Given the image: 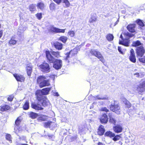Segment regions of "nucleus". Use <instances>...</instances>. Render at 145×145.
<instances>
[{"mask_svg": "<svg viewBox=\"0 0 145 145\" xmlns=\"http://www.w3.org/2000/svg\"><path fill=\"white\" fill-rule=\"evenodd\" d=\"M134 36V34L128 32L122 33L120 35V38L122 40H119V44L126 47L129 46L130 43L129 39Z\"/></svg>", "mask_w": 145, "mask_h": 145, "instance_id": "nucleus-2", "label": "nucleus"}, {"mask_svg": "<svg viewBox=\"0 0 145 145\" xmlns=\"http://www.w3.org/2000/svg\"><path fill=\"white\" fill-rule=\"evenodd\" d=\"M139 61L142 63H145V56L140 58H138Z\"/></svg>", "mask_w": 145, "mask_h": 145, "instance_id": "nucleus-44", "label": "nucleus"}, {"mask_svg": "<svg viewBox=\"0 0 145 145\" xmlns=\"http://www.w3.org/2000/svg\"><path fill=\"white\" fill-rule=\"evenodd\" d=\"M14 98V96L12 95H10L8 96L7 98V100L8 101L12 102Z\"/></svg>", "mask_w": 145, "mask_h": 145, "instance_id": "nucleus-46", "label": "nucleus"}, {"mask_svg": "<svg viewBox=\"0 0 145 145\" xmlns=\"http://www.w3.org/2000/svg\"><path fill=\"white\" fill-rule=\"evenodd\" d=\"M108 116L109 118V122L114 125H115L117 122L115 118H113L112 116V115L110 114H109Z\"/></svg>", "mask_w": 145, "mask_h": 145, "instance_id": "nucleus-29", "label": "nucleus"}, {"mask_svg": "<svg viewBox=\"0 0 145 145\" xmlns=\"http://www.w3.org/2000/svg\"><path fill=\"white\" fill-rule=\"evenodd\" d=\"M71 54V52H67L66 54H65L66 55V59H67L68 58H69V55L70 54Z\"/></svg>", "mask_w": 145, "mask_h": 145, "instance_id": "nucleus-51", "label": "nucleus"}, {"mask_svg": "<svg viewBox=\"0 0 145 145\" xmlns=\"http://www.w3.org/2000/svg\"><path fill=\"white\" fill-rule=\"evenodd\" d=\"M106 38L108 41H110L113 40L114 37L112 34L109 33L107 34Z\"/></svg>", "mask_w": 145, "mask_h": 145, "instance_id": "nucleus-35", "label": "nucleus"}, {"mask_svg": "<svg viewBox=\"0 0 145 145\" xmlns=\"http://www.w3.org/2000/svg\"><path fill=\"white\" fill-rule=\"evenodd\" d=\"M100 111L102 112H108L109 111V110L106 107H103L101 108Z\"/></svg>", "mask_w": 145, "mask_h": 145, "instance_id": "nucleus-48", "label": "nucleus"}, {"mask_svg": "<svg viewBox=\"0 0 145 145\" xmlns=\"http://www.w3.org/2000/svg\"><path fill=\"white\" fill-rule=\"evenodd\" d=\"M21 122V120L19 117L17 118L15 120L14 129L16 132H19L22 131L21 127L20 126Z\"/></svg>", "mask_w": 145, "mask_h": 145, "instance_id": "nucleus-10", "label": "nucleus"}, {"mask_svg": "<svg viewBox=\"0 0 145 145\" xmlns=\"http://www.w3.org/2000/svg\"><path fill=\"white\" fill-rule=\"evenodd\" d=\"M137 23L140 27H143L144 26V24L142 21L139 19H138L137 20Z\"/></svg>", "mask_w": 145, "mask_h": 145, "instance_id": "nucleus-39", "label": "nucleus"}, {"mask_svg": "<svg viewBox=\"0 0 145 145\" xmlns=\"http://www.w3.org/2000/svg\"><path fill=\"white\" fill-rule=\"evenodd\" d=\"M51 88H46L42 89L41 90V93L42 95H46L49 93V92L51 89Z\"/></svg>", "mask_w": 145, "mask_h": 145, "instance_id": "nucleus-24", "label": "nucleus"}, {"mask_svg": "<svg viewBox=\"0 0 145 145\" xmlns=\"http://www.w3.org/2000/svg\"><path fill=\"white\" fill-rule=\"evenodd\" d=\"M113 129L115 133H119L122 132L123 128L121 125L117 124L113 127Z\"/></svg>", "mask_w": 145, "mask_h": 145, "instance_id": "nucleus-14", "label": "nucleus"}, {"mask_svg": "<svg viewBox=\"0 0 145 145\" xmlns=\"http://www.w3.org/2000/svg\"><path fill=\"white\" fill-rule=\"evenodd\" d=\"M97 145H106L105 144L101 142H98L97 144Z\"/></svg>", "mask_w": 145, "mask_h": 145, "instance_id": "nucleus-54", "label": "nucleus"}, {"mask_svg": "<svg viewBox=\"0 0 145 145\" xmlns=\"http://www.w3.org/2000/svg\"><path fill=\"white\" fill-rule=\"evenodd\" d=\"M53 45L56 50H61L63 48V44L58 41L53 42Z\"/></svg>", "mask_w": 145, "mask_h": 145, "instance_id": "nucleus-20", "label": "nucleus"}, {"mask_svg": "<svg viewBox=\"0 0 145 145\" xmlns=\"http://www.w3.org/2000/svg\"><path fill=\"white\" fill-rule=\"evenodd\" d=\"M56 96H58L59 95L57 93H56Z\"/></svg>", "mask_w": 145, "mask_h": 145, "instance_id": "nucleus-59", "label": "nucleus"}, {"mask_svg": "<svg viewBox=\"0 0 145 145\" xmlns=\"http://www.w3.org/2000/svg\"><path fill=\"white\" fill-rule=\"evenodd\" d=\"M1 27V25L0 24V28Z\"/></svg>", "mask_w": 145, "mask_h": 145, "instance_id": "nucleus-60", "label": "nucleus"}, {"mask_svg": "<svg viewBox=\"0 0 145 145\" xmlns=\"http://www.w3.org/2000/svg\"><path fill=\"white\" fill-rule=\"evenodd\" d=\"M39 67L43 72L46 73L50 71V66L49 64L46 62H43L39 66Z\"/></svg>", "mask_w": 145, "mask_h": 145, "instance_id": "nucleus-9", "label": "nucleus"}, {"mask_svg": "<svg viewBox=\"0 0 145 145\" xmlns=\"http://www.w3.org/2000/svg\"><path fill=\"white\" fill-rule=\"evenodd\" d=\"M32 67L31 63L27 64L26 66V71L27 74L30 78L32 72Z\"/></svg>", "mask_w": 145, "mask_h": 145, "instance_id": "nucleus-18", "label": "nucleus"}, {"mask_svg": "<svg viewBox=\"0 0 145 145\" xmlns=\"http://www.w3.org/2000/svg\"><path fill=\"white\" fill-rule=\"evenodd\" d=\"M48 136L49 138H52L53 136V135H50V134H48Z\"/></svg>", "mask_w": 145, "mask_h": 145, "instance_id": "nucleus-56", "label": "nucleus"}, {"mask_svg": "<svg viewBox=\"0 0 145 145\" xmlns=\"http://www.w3.org/2000/svg\"><path fill=\"white\" fill-rule=\"evenodd\" d=\"M52 122L51 121H48L45 122L44 123V126L46 128H50V126Z\"/></svg>", "mask_w": 145, "mask_h": 145, "instance_id": "nucleus-38", "label": "nucleus"}, {"mask_svg": "<svg viewBox=\"0 0 145 145\" xmlns=\"http://www.w3.org/2000/svg\"><path fill=\"white\" fill-rule=\"evenodd\" d=\"M72 56H74L77 54V51L76 49H74L71 50L70 51Z\"/></svg>", "mask_w": 145, "mask_h": 145, "instance_id": "nucleus-41", "label": "nucleus"}, {"mask_svg": "<svg viewBox=\"0 0 145 145\" xmlns=\"http://www.w3.org/2000/svg\"><path fill=\"white\" fill-rule=\"evenodd\" d=\"M97 20V17L95 13L91 14L89 20V22L90 24L95 22Z\"/></svg>", "mask_w": 145, "mask_h": 145, "instance_id": "nucleus-23", "label": "nucleus"}, {"mask_svg": "<svg viewBox=\"0 0 145 145\" xmlns=\"http://www.w3.org/2000/svg\"><path fill=\"white\" fill-rule=\"evenodd\" d=\"M11 110V107L8 105L5 104L0 106V111L3 112Z\"/></svg>", "mask_w": 145, "mask_h": 145, "instance_id": "nucleus-19", "label": "nucleus"}, {"mask_svg": "<svg viewBox=\"0 0 145 145\" xmlns=\"http://www.w3.org/2000/svg\"><path fill=\"white\" fill-rule=\"evenodd\" d=\"M23 109L25 110H28L29 108V103L28 100L26 101L23 106Z\"/></svg>", "mask_w": 145, "mask_h": 145, "instance_id": "nucleus-34", "label": "nucleus"}, {"mask_svg": "<svg viewBox=\"0 0 145 145\" xmlns=\"http://www.w3.org/2000/svg\"><path fill=\"white\" fill-rule=\"evenodd\" d=\"M65 29H60L55 27L53 25L50 26L48 29L49 33H64Z\"/></svg>", "mask_w": 145, "mask_h": 145, "instance_id": "nucleus-6", "label": "nucleus"}, {"mask_svg": "<svg viewBox=\"0 0 145 145\" xmlns=\"http://www.w3.org/2000/svg\"><path fill=\"white\" fill-rule=\"evenodd\" d=\"M3 31L2 30L0 31V38L3 35Z\"/></svg>", "mask_w": 145, "mask_h": 145, "instance_id": "nucleus-55", "label": "nucleus"}, {"mask_svg": "<svg viewBox=\"0 0 145 145\" xmlns=\"http://www.w3.org/2000/svg\"><path fill=\"white\" fill-rule=\"evenodd\" d=\"M68 34L71 37H73L74 36L75 33L74 31H69L68 32Z\"/></svg>", "mask_w": 145, "mask_h": 145, "instance_id": "nucleus-43", "label": "nucleus"}, {"mask_svg": "<svg viewBox=\"0 0 145 145\" xmlns=\"http://www.w3.org/2000/svg\"><path fill=\"white\" fill-rule=\"evenodd\" d=\"M113 103H112L109 106L110 110L118 114H120L121 113V109L119 103H116L117 101L114 100Z\"/></svg>", "mask_w": 145, "mask_h": 145, "instance_id": "nucleus-4", "label": "nucleus"}, {"mask_svg": "<svg viewBox=\"0 0 145 145\" xmlns=\"http://www.w3.org/2000/svg\"><path fill=\"white\" fill-rule=\"evenodd\" d=\"M118 50L120 53L122 54H124V53L121 50V47L119 46L118 47Z\"/></svg>", "mask_w": 145, "mask_h": 145, "instance_id": "nucleus-49", "label": "nucleus"}, {"mask_svg": "<svg viewBox=\"0 0 145 145\" xmlns=\"http://www.w3.org/2000/svg\"><path fill=\"white\" fill-rule=\"evenodd\" d=\"M130 61L133 63H135L136 61V59L135 54L133 49L131 48L130 51V56L129 57Z\"/></svg>", "mask_w": 145, "mask_h": 145, "instance_id": "nucleus-12", "label": "nucleus"}, {"mask_svg": "<svg viewBox=\"0 0 145 145\" xmlns=\"http://www.w3.org/2000/svg\"><path fill=\"white\" fill-rule=\"evenodd\" d=\"M137 90L139 93H141L145 91V81L140 83L137 86Z\"/></svg>", "mask_w": 145, "mask_h": 145, "instance_id": "nucleus-11", "label": "nucleus"}, {"mask_svg": "<svg viewBox=\"0 0 145 145\" xmlns=\"http://www.w3.org/2000/svg\"><path fill=\"white\" fill-rule=\"evenodd\" d=\"M28 7L29 10L32 12H34L37 10L35 4H31L29 5Z\"/></svg>", "mask_w": 145, "mask_h": 145, "instance_id": "nucleus-30", "label": "nucleus"}, {"mask_svg": "<svg viewBox=\"0 0 145 145\" xmlns=\"http://www.w3.org/2000/svg\"><path fill=\"white\" fill-rule=\"evenodd\" d=\"M98 99H99V100H100V99H102V100L104 99V100H105V99H108L107 97L106 98L105 97H103V98H98Z\"/></svg>", "mask_w": 145, "mask_h": 145, "instance_id": "nucleus-52", "label": "nucleus"}, {"mask_svg": "<svg viewBox=\"0 0 145 145\" xmlns=\"http://www.w3.org/2000/svg\"><path fill=\"white\" fill-rule=\"evenodd\" d=\"M20 145H28V144H21Z\"/></svg>", "mask_w": 145, "mask_h": 145, "instance_id": "nucleus-58", "label": "nucleus"}, {"mask_svg": "<svg viewBox=\"0 0 145 145\" xmlns=\"http://www.w3.org/2000/svg\"><path fill=\"white\" fill-rule=\"evenodd\" d=\"M105 130L104 126L101 125L97 129V134L99 136H102L105 134Z\"/></svg>", "mask_w": 145, "mask_h": 145, "instance_id": "nucleus-17", "label": "nucleus"}, {"mask_svg": "<svg viewBox=\"0 0 145 145\" xmlns=\"http://www.w3.org/2000/svg\"><path fill=\"white\" fill-rule=\"evenodd\" d=\"M37 95V99L39 102H41V104L42 106L45 107L47 106L48 103L47 99L42 95L38 93H36Z\"/></svg>", "mask_w": 145, "mask_h": 145, "instance_id": "nucleus-5", "label": "nucleus"}, {"mask_svg": "<svg viewBox=\"0 0 145 145\" xmlns=\"http://www.w3.org/2000/svg\"><path fill=\"white\" fill-rule=\"evenodd\" d=\"M36 6L38 9L42 11L44 10L45 7V5L44 2H39L37 4Z\"/></svg>", "mask_w": 145, "mask_h": 145, "instance_id": "nucleus-22", "label": "nucleus"}, {"mask_svg": "<svg viewBox=\"0 0 145 145\" xmlns=\"http://www.w3.org/2000/svg\"><path fill=\"white\" fill-rule=\"evenodd\" d=\"M5 138L7 140L12 142V137L11 135L9 134H7L6 135Z\"/></svg>", "mask_w": 145, "mask_h": 145, "instance_id": "nucleus-40", "label": "nucleus"}, {"mask_svg": "<svg viewBox=\"0 0 145 145\" xmlns=\"http://www.w3.org/2000/svg\"><path fill=\"white\" fill-rule=\"evenodd\" d=\"M136 56L137 58H140L145 54V49L142 46L137 47L135 49Z\"/></svg>", "mask_w": 145, "mask_h": 145, "instance_id": "nucleus-7", "label": "nucleus"}, {"mask_svg": "<svg viewBox=\"0 0 145 145\" xmlns=\"http://www.w3.org/2000/svg\"><path fill=\"white\" fill-rule=\"evenodd\" d=\"M47 61L49 63H54L53 67L56 69L61 68L62 66V62L61 59H55V58L52 55L51 52L49 50H46L45 52Z\"/></svg>", "mask_w": 145, "mask_h": 145, "instance_id": "nucleus-1", "label": "nucleus"}, {"mask_svg": "<svg viewBox=\"0 0 145 145\" xmlns=\"http://www.w3.org/2000/svg\"><path fill=\"white\" fill-rule=\"evenodd\" d=\"M119 20H117L115 23V25H116V24H117Z\"/></svg>", "mask_w": 145, "mask_h": 145, "instance_id": "nucleus-57", "label": "nucleus"}, {"mask_svg": "<svg viewBox=\"0 0 145 145\" xmlns=\"http://www.w3.org/2000/svg\"><path fill=\"white\" fill-rule=\"evenodd\" d=\"M123 101L125 105L126 108H129L131 107V104L127 99L125 98H123Z\"/></svg>", "mask_w": 145, "mask_h": 145, "instance_id": "nucleus-25", "label": "nucleus"}, {"mask_svg": "<svg viewBox=\"0 0 145 145\" xmlns=\"http://www.w3.org/2000/svg\"><path fill=\"white\" fill-rule=\"evenodd\" d=\"M67 39V37L64 36H61L58 38V40L62 42L63 43H66Z\"/></svg>", "mask_w": 145, "mask_h": 145, "instance_id": "nucleus-33", "label": "nucleus"}, {"mask_svg": "<svg viewBox=\"0 0 145 145\" xmlns=\"http://www.w3.org/2000/svg\"><path fill=\"white\" fill-rule=\"evenodd\" d=\"M142 45V43L139 40H137L136 41L133 42L132 44L133 46L134 47L139 46Z\"/></svg>", "mask_w": 145, "mask_h": 145, "instance_id": "nucleus-36", "label": "nucleus"}, {"mask_svg": "<svg viewBox=\"0 0 145 145\" xmlns=\"http://www.w3.org/2000/svg\"><path fill=\"white\" fill-rule=\"evenodd\" d=\"M15 37H11L9 40L8 44L9 46L14 45L16 44L17 41L14 39Z\"/></svg>", "mask_w": 145, "mask_h": 145, "instance_id": "nucleus-26", "label": "nucleus"}, {"mask_svg": "<svg viewBox=\"0 0 145 145\" xmlns=\"http://www.w3.org/2000/svg\"><path fill=\"white\" fill-rule=\"evenodd\" d=\"M134 75H137V77H138L140 76V74L138 72H137V73H134Z\"/></svg>", "mask_w": 145, "mask_h": 145, "instance_id": "nucleus-53", "label": "nucleus"}, {"mask_svg": "<svg viewBox=\"0 0 145 145\" xmlns=\"http://www.w3.org/2000/svg\"><path fill=\"white\" fill-rule=\"evenodd\" d=\"M31 107L32 108L37 110H41L44 109L38 103H31Z\"/></svg>", "mask_w": 145, "mask_h": 145, "instance_id": "nucleus-15", "label": "nucleus"}, {"mask_svg": "<svg viewBox=\"0 0 145 145\" xmlns=\"http://www.w3.org/2000/svg\"><path fill=\"white\" fill-rule=\"evenodd\" d=\"M38 114L31 112L29 114V117L32 119H35L38 116Z\"/></svg>", "mask_w": 145, "mask_h": 145, "instance_id": "nucleus-32", "label": "nucleus"}, {"mask_svg": "<svg viewBox=\"0 0 145 145\" xmlns=\"http://www.w3.org/2000/svg\"><path fill=\"white\" fill-rule=\"evenodd\" d=\"M100 122L102 123H106L108 121V116L104 113L102 114L99 118Z\"/></svg>", "mask_w": 145, "mask_h": 145, "instance_id": "nucleus-16", "label": "nucleus"}, {"mask_svg": "<svg viewBox=\"0 0 145 145\" xmlns=\"http://www.w3.org/2000/svg\"><path fill=\"white\" fill-rule=\"evenodd\" d=\"M56 5L54 3L52 2L49 5V8L51 11H55L56 10Z\"/></svg>", "mask_w": 145, "mask_h": 145, "instance_id": "nucleus-27", "label": "nucleus"}, {"mask_svg": "<svg viewBox=\"0 0 145 145\" xmlns=\"http://www.w3.org/2000/svg\"><path fill=\"white\" fill-rule=\"evenodd\" d=\"M52 54L56 58H58L60 56V52L59 51L55 52L52 51L51 52Z\"/></svg>", "mask_w": 145, "mask_h": 145, "instance_id": "nucleus-37", "label": "nucleus"}, {"mask_svg": "<svg viewBox=\"0 0 145 145\" xmlns=\"http://www.w3.org/2000/svg\"><path fill=\"white\" fill-rule=\"evenodd\" d=\"M13 76L18 82H22L25 81V78L23 75L14 73L13 74Z\"/></svg>", "mask_w": 145, "mask_h": 145, "instance_id": "nucleus-13", "label": "nucleus"}, {"mask_svg": "<svg viewBox=\"0 0 145 145\" xmlns=\"http://www.w3.org/2000/svg\"><path fill=\"white\" fill-rule=\"evenodd\" d=\"M35 16L39 20H40L42 18V13H37L35 14Z\"/></svg>", "mask_w": 145, "mask_h": 145, "instance_id": "nucleus-45", "label": "nucleus"}, {"mask_svg": "<svg viewBox=\"0 0 145 145\" xmlns=\"http://www.w3.org/2000/svg\"><path fill=\"white\" fill-rule=\"evenodd\" d=\"M57 4H60L62 0H53Z\"/></svg>", "mask_w": 145, "mask_h": 145, "instance_id": "nucleus-50", "label": "nucleus"}, {"mask_svg": "<svg viewBox=\"0 0 145 145\" xmlns=\"http://www.w3.org/2000/svg\"><path fill=\"white\" fill-rule=\"evenodd\" d=\"M90 53L92 55L99 59L103 63L105 62V59L100 52L95 50L91 49L90 51Z\"/></svg>", "mask_w": 145, "mask_h": 145, "instance_id": "nucleus-8", "label": "nucleus"}, {"mask_svg": "<svg viewBox=\"0 0 145 145\" xmlns=\"http://www.w3.org/2000/svg\"><path fill=\"white\" fill-rule=\"evenodd\" d=\"M46 77L43 75L38 76L37 79V83L39 85L40 88L48 86L50 85L49 79L46 80Z\"/></svg>", "mask_w": 145, "mask_h": 145, "instance_id": "nucleus-3", "label": "nucleus"}, {"mask_svg": "<svg viewBox=\"0 0 145 145\" xmlns=\"http://www.w3.org/2000/svg\"><path fill=\"white\" fill-rule=\"evenodd\" d=\"M113 137L112 140L114 141H116L119 140L121 137L119 135H117L116 136L115 135Z\"/></svg>", "mask_w": 145, "mask_h": 145, "instance_id": "nucleus-47", "label": "nucleus"}, {"mask_svg": "<svg viewBox=\"0 0 145 145\" xmlns=\"http://www.w3.org/2000/svg\"><path fill=\"white\" fill-rule=\"evenodd\" d=\"M63 3L65 4L66 7H68L70 5V3L68 0H63Z\"/></svg>", "mask_w": 145, "mask_h": 145, "instance_id": "nucleus-42", "label": "nucleus"}, {"mask_svg": "<svg viewBox=\"0 0 145 145\" xmlns=\"http://www.w3.org/2000/svg\"><path fill=\"white\" fill-rule=\"evenodd\" d=\"M47 116L44 115H40L38 118L37 120L39 121H44L47 120Z\"/></svg>", "mask_w": 145, "mask_h": 145, "instance_id": "nucleus-31", "label": "nucleus"}, {"mask_svg": "<svg viewBox=\"0 0 145 145\" xmlns=\"http://www.w3.org/2000/svg\"><path fill=\"white\" fill-rule=\"evenodd\" d=\"M135 27L136 24H130L127 26V28L129 32L131 33H133L135 32Z\"/></svg>", "mask_w": 145, "mask_h": 145, "instance_id": "nucleus-21", "label": "nucleus"}, {"mask_svg": "<svg viewBox=\"0 0 145 145\" xmlns=\"http://www.w3.org/2000/svg\"><path fill=\"white\" fill-rule=\"evenodd\" d=\"M105 136L109 137L110 138L113 137L115 136V134L110 131H107L104 134Z\"/></svg>", "mask_w": 145, "mask_h": 145, "instance_id": "nucleus-28", "label": "nucleus"}]
</instances>
